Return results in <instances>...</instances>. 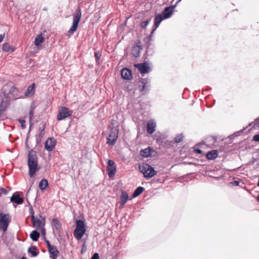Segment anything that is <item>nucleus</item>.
<instances>
[{
  "label": "nucleus",
  "mask_w": 259,
  "mask_h": 259,
  "mask_svg": "<svg viewBox=\"0 0 259 259\" xmlns=\"http://www.w3.org/2000/svg\"><path fill=\"white\" fill-rule=\"evenodd\" d=\"M38 157L35 151L31 149L28 155V166L29 168V176L32 177L39 169L38 168Z\"/></svg>",
  "instance_id": "1"
},
{
  "label": "nucleus",
  "mask_w": 259,
  "mask_h": 259,
  "mask_svg": "<svg viewBox=\"0 0 259 259\" xmlns=\"http://www.w3.org/2000/svg\"><path fill=\"white\" fill-rule=\"evenodd\" d=\"M140 171L143 174L144 177L146 178H151L154 177L156 171L154 168L150 164L147 163H143L139 166Z\"/></svg>",
  "instance_id": "2"
},
{
  "label": "nucleus",
  "mask_w": 259,
  "mask_h": 259,
  "mask_svg": "<svg viewBox=\"0 0 259 259\" xmlns=\"http://www.w3.org/2000/svg\"><path fill=\"white\" fill-rule=\"evenodd\" d=\"M81 11L80 7H78L74 14H73V23L68 31V33L72 34L77 30L78 23L80 20Z\"/></svg>",
  "instance_id": "3"
},
{
  "label": "nucleus",
  "mask_w": 259,
  "mask_h": 259,
  "mask_svg": "<svg viewBox=\"0 0 259 259\" xmlns=\"http://www.w3.org/2000/svg\"><path fill=\"white\" fill-rule=\"evenodd\" d=\"M111 131L109 136L107 137V143L110 145H114L118 138V128L117 126H110Z\"/></svg>",
  "instance_id": "4"
},
{
  "label": "nucleus",
  "mask_w": 259,
  "mask_h": 259,
  "mask_svg": "<svg viewBox=\"0 0 259 259\" xmlns=\"http://www.w3.org/2000/svg\"><path fill=\"white\" fill-rule=\"evenodd\" d=\"M10 221V216L9 213H0V229L4 232L7 231Z\"/></svg>",
  "instance_id": "5"
},
{
  "label": "nucleus",
  "mask_w": 259,
  "mask_h": 259,
  "mask_svg": "<svg viewBox=\"0 0 259 259\" xmlns=\"http://www.w3.org/2000/svg\"><path fill=\"white\" fill-rule=\"evenodd\" d=\"M72 113V111L69 110L67 107L62 106L59 109L57 119L58 120H62L70 116Z\"/></svg>",
  "instance_id": "6"
},
{
  "label": "nucleus",
  "mask_w": 259,
  "mask_h": 259,
  "mask_svg": "<svg viewBox=\"0 0 259 259\" xmlns=\"http://www.w3.org/2000/svg\"><path fill=\"white\" fill-rule=\"evenodd\" d=\"M31 221L33 224V227L39 230L41 228V226L43 227L45 226V219H42V220L35 218L34 215V211L33 210L30 211Z\"/></svg>",
  "instance_id": "7"
},
{
  "label": "nucleus",
  "mask_w": 259,
  "mask_h": 259,
  "mask_svg": "<svg viewBox=\"0 0 259 259\" xmlns=\"http://www.w3.org/2000/svg\"><path fill=\"white\" fill-rule=\"evenodd\" d=\"M56 144V141L54 138H49L45 143V149L49 151H52Z\"/></svg>",
  "instance_id": "8"
},
{
  "label": "nucleus",
  "mask_w": 259,
  "mask_h": 259,
  "mask_svg": "<svg viewBox=\"0 0 259 259\" xmlns=\"http://www.w3.org/2000/svg\"><path fill=\"white\" fill-rule=\"evenodd\" d=\"M107 171L109 178H111L114 176L116 171V166L114 165L115 163L112 160H109L107 162Z\"/></svg>",
  "instance_id": "9"
},
{
  "label": "nucleus",
  "mask_w": 259,
  "mask_h": 259,
  "mask_svg": "<svg viewBox=\"0 0 259 259\" xmlns=\"http://www.w3.org/2000/svg\"><path fill=\"white\" fill-rule=\"evenodd\" d=\"M135 67L138 68L142 74L148 73L150 70L149 64L147 62L135 64Z\"/></svg>",
  "instance_id": "10"
},
{
  "label": "nucleus",
  "mask_w": 259,
  "mask_h": 259,
  "mask_svg": "<svg viewBox=\"0 0 259 259\" xmlns=\"http://www.w3.org/2000/svg\"><path fill=\"white\" fill-rule=\"evenodd\" d=\"M177 4L174 6H170L165 8L162 12V15L165 19L169 18L174 12V9L176 8Z\"/></svg>",
  "instance_id": "11"
},
{
  "label": "nucleus",
  "mask_w": 259,
  "mask_h": 259,
  "mask_svg": "<svg viewBox=\"0 0 259 259\" xmlns=\"http://www.w3.org/2000/svg\"><path fill=\"white\" fill-rule=\"evenodd\" d=\"M150 81L147 78H142L138 82V89L140 92L143 91L145 89L149 90Z\"/></svg>",
  "instance_id": "12"
},
{
  "label": "nucleus",
  "mask_w": 259,
  "mask_h": 259,
  "mask_svg": "<svg viewBox=\"0 0 259 259\" xmlns=\"http://www.w3.org/2000/svg\"><path fill=\"white\" fill-rule=\"evenodd\" d=\"M121 77L125 80H131L133 77L131 70L127 68L121 69Z\"/></svg>",
  "instance_id": "13"
},
{
  "label": "nucleus",
  "mask_w": 259,
  "mask_h": 259,
  "mask_svg": "<svg viewBox=\"0 0 259 259\" xmlns=\"http://www.w3.org/2000/svg\"><path fill=\"white\" fill-rule=\"evenodd\" d=\"M128 199V195L125 191H122L119 197V208L121 209L123 207L124 204L126 203Z\"/></svg>",
  "instance_id": "14"
},
{
  "label": "nucleus",
  "mask_w": 259,
  "mask_h": 259,
  "mask_svg": "<svg viewBox=\"0 0 259 259\" xmlns=\"http://www.w3.org/2000/svg\"><path fill=\"white\" fill-rule=\"evenodd\" d=\"M156 122L153 119H151L148 122L147 126V132L149 134H152L155 131Z\"/></svg>",
  "instance_id": "15"
},
{
  "label": "nucleus",
  "mask_w": 259,
  "mask_h": 259,
  "mask_svg": "<svg viewBox=\"0 0 259 259\" xmlns=\"http://www.w3.org/2000/svg\"><path fill=\"white\" fill-rule=\"evenodd\" d=\"M10 201L12 202L16 203L17 204H21L24 202L23 199L20 197V195L16 193H14L11 197Z\"/></svg>",
  "instance_id": "16"
},
{
  "label": "nucleus",
  "mask_w": 259,
  "mask_h": 259,
  "mask_svg": "<svg viewBox=\"0 0 259 259\" xmlns=\"http://www.w3.org/2000/svg\"><path fill=\"white\" fill-rule=\"evenodd\" d=\"M49 252L50 254V257L52 259H57L58 255L59 253L58 250L55 246H52V247H50L48 249Z\"/></svg>",
  "instance_id": "17"
},
{
  "label": "nucleus",
  "mask_w": 259,
  "mask_h": 259,
  "mask_svg": "<svg viewBox=\"0 0 259 259\" xmlns=\"http://www.w3.org/2000/svg\"><path fill=\"white\" fill-rule=\"evenodd\" d=\"M164 19H165L163 18L161 14L159 13H156L154 16V23L153 26L155 27L156 28H157L159 26L160 23L161 22V21Z\"/></svg>",
  "instance_id": "18"
},
{
  "label": "nucleus",
  "mask_w": 259,
  "mask_h": 259,
  "mask_svg": "<svg viewBox=\"0 0 259 259\" xmlns=\"http://www.w3.org/2000/svg\"><path fill=\"white\" fill-rule=\"evenodd\" d=\"M85 230H81L76 228L73 232L74 237L77 240L81 239L84 234Z\"/></svg>",
  "instance_id": "19"
},
{
  "label": "nucleus",
  "mask_w": 259,
  "mask_h": 259,
  "mask_svg": "<svg viewBox=\"0 0 259 259\" xmlns=\"http://www.w3.org/2000/svg\"><path fill=\"white\" fill-rule=\"evenodd\" d=\"M35 91V84L34 83L32 84L31 85H29L26 91L24 93V95L25 96H32L34 93Z\"/></svg>",
  "instance_id": "20"
},
{
  "label": "nucleus",
  "mask_w": 259,
  "mask_h": 259,
  "mask_svg": "<svg viewBox=\"0 0 259 259\" xmlns=\"http://www.w3.org/2000/svg\"><path fill=\"white\" fill-rule=\"evenodd\" d=\"M152 149L148 147L147 148L142 149L140 151L141 155L142 157H148L151 155Z\"/></svg>",
  "instance_id": "21"
},
{
  "label": "nucleus",
  "mask_w": 259,
  "mask_h": 259,
  "mask_svg": "<svg viewBox=\"0 0 259 259\" xmlns=\"http://www.w3.org/2000/svg\"><path fill=\"white\" fill-rule=\"evenodd\" d=\"M28 252L31 254V256L35 257L38 255L39 251L35 246H31L28 249Z\"/></svg>",
  "instance_id": "22"
},
{
  "label": "nucleus",
  "mask_w": 259,
  "mask_h": 259,
  "mask_svg": "<svg viewBox=\"0 0 259 259\" xmlns=\"http://www.w3.org/2000/svg\"><path fill=\"white\" fill-rule=\"evenodd\" d=\"M218 156V152L216 150H212L207 152L206 157L209 160H213Z\"/></svg>",
  "instance_id": "23"
},
{
  "label": "nucleus",
  "mask_w": 259,
  "mask_h": 259,
  "mask_svg": "<svg viewBox=\"0 0 259 259\" xmlns=\"http://www.w3.org/2000/svg\"><path fill=\"white\" fill-rule=\"evenodd\" d=\"M144 190V188L143 187L139 186L136 188L132 194V197L135 198L140 195Z\"/></svg>",
  "instance_id": "24"
},
{
  "label": "nucleus",
  "mask_w": 259,
  "mask_h": 259,
  "mask_svg": "<svg viewBox=\"0 0 259 259\" xmlns=\"http://www.w3.org/2000/svg\"><path fill=\"white\" fill-rule=\"evenodd\" d=\"M40 234L36 230L33 231L30 234V237L33 241H36L38 240Z\"/></svg>",
  "instance_id": "25"
},
{
  "label": "nucleus",
  "mask_w": 259,
  "mask_h": 259,
  "mask_svg": "<svg viewBox=\"0 0 259 259\" xmlns=\"http://www.w3.org/2000/svg\"><path fill=\"white\" fill-rule=\"evenodd\" d=\"M76 229L85 230V225L83 221L81 220H77L76 222Z\"/></svg>",
  "instance_id": "26"
},
{
  "label": "nucleus",
  "mask_w": 259,
  "mask_h": 259,
  "mask_svg": "<svg viewBox=\"0 0 259 259\" xmlns=\"http://www.w3.org/2000/svg\"><path fill=\"white\" fill-rule=\"evenodd\" d=\"M44 41V37L42 36L41 34L38 35L36 36L35 38V45L36 46H39L40 45V44L42 43Z\"/></svg>",
  "instance_id": "27"
},
{
  "label": "nucleus",
  "mask_w": 259,
  "mask_h": 259,
  "mask_svg": "<svg viewBox=\"0 0 259 259\" xmlns=\"http://www.w3.org/2000/svg\"><path fill=\"white\" fill-rule=\"evenodd\" d=\"M48 185V181L45 179H42L39 183V188L41 190H44L46 187Z\"/></svg>",
  "instance_id": "28"
},
{
  "label": "nucleus",
  "mask_w": 259,
  "mask_h": 259,
  "mask_svg": "<svg viewBox=\"0 0 259 259\" xmlns=\"http://www.w3.org/2000/svg\"><path fill=\"white\" fill-rule=\"evenodd\" d=\"M151 21V19H147L146 20H144L141 22L140 26L142 28H146L148 25L149 24Z\"/></svg>",
  "instance_id": "29"
},
{
  "label": "nucleus",
  "mask_w": 259,
  "mask_h": 259,
  "mask_svg": "<svg viewBox=\"0 0 259 259\" xmlns=\"http://www.w3.org/2000/svg\"><path fill=\"white\" fill-rule=\"evenodd\" d=\"M53 223L54 224V226L56 229H60L61 227V224L57 219H53Z\"/></svg>",
  "instance_id": "30"
},
{
  "label": "nucleus",
  "mask_w": 259,
  "mask_h": 259,
  "mask_svg": "<svg viewBox=\"0 0 259 259\" xmlns=\"http://www.w3.org/2000/svg\"><path fill=\"white\" fill-rule=\"evenodd\" d=\"M2 49L4 51L9 52L11 50V47L8 43H5L2 47Z\"/></svg>",
  "instance_id": "31"
},
{
  "label": "nucleus",
  "mask_w": 259,
  "mask_h": 259,
  "mask_svg": "<svg viewBox=\"0 0 259 259\" xmlns=\"http://www.w3.org/2000/svg\"><path fill=\"white\" fill-rule=\"evenodd\" d=\"M183 136L182 134L177 136L175 138V142L177 143L181 142L183 139Z\"/></svg>",
  "instance_id": "32"
},
{
  "label": "nucleus",
  "mask_w": 259,
  "mask_h": 259,
  "mask_svg": "<svg viewBox=\"0 0 259 259\" xmlns=\"http://www.w3.org/2000/svg\"><path fill=\"white\" fill-rule=\"evenodd\" d=\"M101 56V53L100 52H96L95 53V57L96 58V61L99 64V59Z\"/></svg>",
  "instance_id": "33"
},
{
  "label": "nucleus",
  "mask_w": 259,
  "mask_h": 259,
  "mask_svg": "<svg viewBox=\"0 0 259 259\" xmlns=\"http://www.w3.org/2000/svg\"><path fill=\"white\" fill-rule=\"evenodd\" d=\"M19 122L21 123V126L22 129H24L26 127V125L25 124V120L24 119H19Z\"/></svg>",
  "instance_id": "34"
},
{
  "label": "nucleus",
  "mask_w": 259,
  "mask_h": 259,
  "mask_svg": "<svg viewBox=\"0 0 259 259\" xmlns=\"http://www.w3.org/2000/svg\"><path fill=\"white\" fill-rule=\"evenodd\" d=\"M8 193V191L5 188H0V196L2 195V194H3L4 195H7Z\"/></svg>",
  "instance_id": "35"
},
{
  "label": "nucleus",
  "mask_w": 259,
  "mask_h": 259,
  "mask_svg": "<svg viewBox=\"0 0 259 259\" xmlns=\"http://www.w3.org/2000/svg\"><path fill=\"white\" fill-rule=\"evenodd\" d=\"M252 141L259 142V134L255 135L253 137Z\"/></svg>",
  "instance_id": "36"
},
{
  "label": "nucleus",
  "mask_w": 259,
  "mask_h": 259,
  "mask_svg": "<svg viewBox=\"0 0 259 259\" xmlns=\"http://www.w3.org/2000/svg\"><path fill=\"white\" fill-rule=\"evenodd\" d=\"M44 135H45V131H43V130L39 131L38 137L40 138V139H41L44 137Z\"/></svg>",
  "instance_id": "37"
},
{
  "label": "nucleus",
  "mask_w": 259,
  "mask_h": 259,
  "mask_svg": "<svg viewBox=\"0 0 259 259\" xmlns=\"http://www.w3.org/2000/svg\"><path fill=\"white\" fill-rule=\"evenodd\" d=\"M91 259H99V254L98 253H95L93 255Z\"/></svg>",
  "instance_id": "38"
},
{
  "label": "nucleus",
  "mask_w": 259,
  "mask_h": 259,
  "mask_svg": "<svg viewBox=\"0 0 259 259\" xmlns=\"http://www.w3.org/2000/svg\"><path fill=\"white\" fill-rule=\"evenodd\" d=\"M231 184L234 186H237L239 185V182L238 181H234Z\"/></svg>",
  "instance_id": "39"
},
{
  "label": "nucleus",
  "mask_w": 259,
  "mask_h": 259,
  "mask_svg": "<svg viewBox=\"0 0 259 259\" xmlns=\"http://www.w3.org/2000/svg\"><path fill=\"white\" fill-rule=\"evenodd\" d=\"M157 28H156L155 27L153 26V28L150 33V35L149 36V37H151L153 34L154 33V32H155V31L156 30Z\"/></svg>",
  "instance_id": "40"
},
{
  "label": "nucleus",
  "mask_w": 259,
  "mask_h": 259,
  "mask_svg": "<svg viewBox=\"0 0 259 259\" xmlns=\"http://www.w3.org/2000/svg\"><path fill=\"white\" fill-rule=\"evenodd\" d=\"M33 110H31L30 111H29V118L31 120L32 118V116H33Z\"/></svg>",
  "instance_id": "41"
},
{
  "label": "nucleus",
  "mask_w": 259,
  "mask_h": 259,
  "mask_svg": "<svg viewBox=\"0 0 259 259\" xmlns=\"http://www.w3.org/2000/svg\"><path fill=\"white\" fill-rule=\"evenodd\" d=\"M45 124L43 123L41 125V126L39 127V131H40L41 130H43V131H45Z\"/></svg>",
  "instance_id": "42"
},
{
  "label": "nucleus",
  "mask_w": 259,
  "mask_h": 259,
  "mask_svg": "<svg viewBox=\"0 0 259 259\" xmlns=\"http://www.w3.org/2000/svg\"><path fill=\"white\" fill-rule=\"evenodd\" d=\"M5 37V33L0 34V42H2Z\"/></svg>",
  "instance_id": "43"
},
{
  "label": "nucleus",
  "mask_w": 259,
  "mask_h": 259,
  "mask_svg": "<svg viewBox=\"0 0 259 259\" xmlns=\"http://www.w3.org/2000/svg\"><path fill=\"white\" fill-rule=\"evenodd\" d=\"M46 243H47V247H48V249L49 248V247H52V246H53V245H51V244H50V243L49 241H48V240H46Z\"/></svg>",
  "instance_id": "44"
},
{
  "label": "nucleus",
  "mask_w": 259,
  "mask_h": 259,
  "mask_svg": "<svg viewBox=\"0 0 259 259\" xmlns=\"http://www.w3.org/2000/svg\"><path fill=\"white\" fill-rule=\"evenodd\" d=\"M3 101H2L1 103L0 104V113H2V111H3Z\"/></svg>",
  "instance_id": "45"
},
{
  "label": "nucleus",
  "mask_w": 259,
  "mask_h": 259,
  "mask_svg": "<svg viewBox=\"0 0 259 259\" xmlns=\"http://www.w3.org/2000/svg\"><path fill=\"white\" fill-rule=\"evenodd\" d=\"M195 151L198 154H201L202 153V151L199 149H196Z\"/></svg>",
  "instance_id": "46"
},
{
  "label": "nucleus",
  "mask_w": 259,
  "mask_h": 259,
  "mask_svg": "<svg viewBox=\"0 0 259 259\" xmlns=\"http://www.w3.org/2000/svg\"><path fill=\"white\" fill-rule=\"evenodd\" d=\"M41 233L43 235H45V229H44V227H42L41 228Z\"/></svg>",
  "instance_id": "47"
},
{
  "label": "nucleus",
  "mask_w": 259,
  "mask_h": 259,
  "mask_svg": "<svg viewBox=\"0 0 259 259\" xmlns=\"http://www.w3.org/2000/svg\"><path fill=\"white\" fill-rule=\"evenodd\" d=\"M115 120H112V121H111V124L112 125H114L115 124ZM114 126L113 125H112V127Z\"/></svg>",
  "instance_id": "48"
},
{
  "label": "nucleus",
  "mask_w": 259,
  "mask_h": 259,
  "mask_svg": "<svg viewBox=\"0 0 259 259\" xmlns=\"http://www.w3.org/2000/svg\"><path fill=\"white\" fill-rule=\"evenodd\" d=\"M21 259H27V258L25 256H22Z\"/></svg>",
  "instance_id": "49"
},
{
  "label": "nucleus",
  "mask_w": 259,
  "mask_h": 259,
  "mask_svg": "<svg viewBox=\"0 0 259 259\" xmlns=\"http://www.w3.org/2000/svg\"><path fill=\"white\" fill-rule=\"evenodd\" d=\"M181 0H178L176 3L177 5L181 1Z\"/></svg>",
  "instance_id": "50"
},
{
  "label": "nucleus",
  "mask_w": 259,
  "mask_h": 259,
  "mask_svg": "<svg viewBox=\"0 0 259 259\" xmlns=\"http://www.w3.org/2000/svg\"><path fill=\"white\" fill-rule=\"evenodd\" d=\"M258 124H259V122H258Z\"/></svg>",
  "instance_id": "51"
}]
</instances>
